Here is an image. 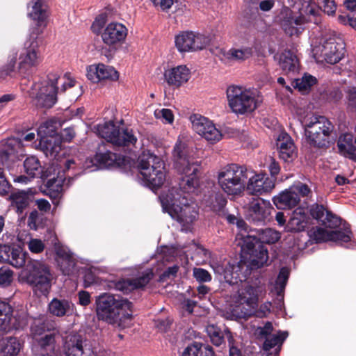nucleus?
<instances>
[{
    "label": "nucleus",
    "mask_w": 356,
    "mask_h": 356,
    "mask_svg": "<svg viewBox=\"0 0 356 356\" xmlns=\"http://www.w3.org/2000/svg\"><path fill=\"white\" fill-rule=\"evenodd\" d=\"M41 33L39 29L32 31L29 38L25 42L24 47L17 58V52L14 49H6L3 52V65L0 67V79L13 77L15 72L22 75L29 74L33 68L40 63L38 35Z\"/></svg>",
    "instance_id": "obj_1"
},
{
    "label": "nucleus",
    "mask_w": 356,
    "mask_h": 356,
    "mask_svg": "<svg viewBox=\"0 0 356 356\" xmlns=\"http://www.w3.org/2000/svg\"><path fill=\"white\" fill-rule=\"evenodd\" d=\"M163 209L182 227L189 230L199 216L197 204L175 187L163 191L159 196Z\"/></svg>",
    "instance_id": "obj_2"
},
{
    "label": "nucleus",
    "mask_w": 356,
    "mask_h": 356,
    "mask_svg": "<svg viewBox=\"0 0 356 356\" xmlns=\"http://www.w3.org/2000/svg\"><path fill=\"white\" fill-rule=\"evenodd\" d=\"M186 152V144L178 141L174 147L172 157L175 169L184 175L179 180V187L176 188L181 194L191 198L190 193L194 192L200 185L202 166L200 162L187 156Z\"/></svg>",
    "instance_id": "obj_3"
},
{
    "label": "nucleus",
    "mask_w": 356,
    "mask_h": 356,
    "mask_svg": "<svg viewBox=\"0 0 356 356\" xmlns=\"http://www.w3.org/2000/svg\"><path fill=\"white\" fill-rule=\"evenodd\" d=\"M257 236L248 233H241L238 236L241 242L242 251L249 255L252 268H259L267 264L268 260V250L264 243H275L281 237L279 232L271 229H260L257 231Z\"/></svg>",
    "instance_id": "obj_4"
},
{
    "label": "nucleus",
    "mask_w": 356,
    "mask_h": 356,
    "mask_svg": "<svg viewBox=\"0 0 356 356\" xmlns=\"http://www.w3.org/2000/svg\"><path fill=\"white\" fill-rule=\"evenodd\" d=\"M96 312L99 320L121 327L132 318L133 304L119 295L104 293L96 298Z\"/></svg>",
    "instance_id": "obj_5"
},
{
    "label": "nucleus",
    "mask_w": 356,
    "mask_h": 356,
    "mask_svg": "<svg viewBox=\"0 0 356 356\" xmlns=\"http://www.w3.org/2000/svg\"><path fill=\"white\" fill-rule=\"evenodd\" d=\"M316 14L315 8L311 4L310 0H304L302 8H299L298 15L286 7L277 15L275 22L286 35H298L303 29L302 26L307 22H313L316 24L321 23V18Z\"/></svg>",
    "instance_id": "obj_6"
},
{
    "label": "nucleus",
    "mask_w": 356,
    "mask_h": 356,
    "mask_svg": "<svg viewBox=\"0 0 356 356\" xmlns=\"http://www.w3.org/2000/svg\"><path fill=\"white\" fill-rule=\"evenodd\" d=\"M304 126L307 143L311 146L319 149L330 147L334 127L327 118L312 116Z\"/></svg>",
    "instance_id": "obj_7"
},
{
    "label": "nucleus",
    "mask_w": 356,
    "mask_h": 356,
    "mask_svg": "<svg viewBox=\"0 0 356 356\" xmlns=\"http://www.w3.org/2000/svg\"><path fill=\"white\" fill-rule=\"evenodd\" d=\"M53 278L49 266L38 260H29L21 271L19 279L42 294L49 292Z\"/></svg>",
    "instance_id": "obj_8"
},
{
    "label": "nucleus",
    "mask_w": 356,
    "mask_h": 356,
    "mask_svg": "<svg viewBox=\"0 0 356 356\" xmlns=\"http://www.w3.org/2000/svg\"><path fill=\"white\" fill-rule=\"evenodd\" d=\"M137 168L144 181L152 188H158L164 183V163L160 157L149 152H143L138 158Z\"/></svg>",
    "instance_id": "obj_9"
},
{
    "label": "nucleus",
    "mask_w": 356,
    "mask_h": 356,
    "mask_svg": "<svg viewBox=\"0 0 356 356\" xmlns=\"http://www.w3.org/2000/svg\"><path fill=\"white\" fill-rule=\"evenodd\" d=\"M248 177L245 166L232 163L218 172V181L222 190L227 195H240L245 190Z\"/></svg>",
    "instance_id": "obj_10"
},
{
    "label": "nucleus",
    "mask_w": 356,
    "mask_h": 356,
    "mask_svg": "<svg viewBox=\"0 0 356 356\" xmlns=\"http://www.w3.org/2000/svg\"><path fill=\"white\" fill-rule=\"evenodd\" d=\"M235 306L232 309V316L236 318H247L254 313L257 306V289L246 283L242 284L234 296Z\"/></svg>",
    "instance_id": "obj_11"
},
{
    "label": "nucleus",
    "mask_w": 356,
    "mask_h": 356,
    "mask_svg": "<svg viewBox=\"0 0 356 356\" xmlns=\"http://www.w3.org/2000/svg\"><path fill=\"white\" fill-rule=\"evenodd\" d=\"M95 129L99 136L116 147H129L137 141L132 130L120 128L112 122L98 124Z\"/></svg>",
    "instance_id": "obj_12"
},
{
    "label": "nucleus",
    "mask_w": 356,
    "mask_h": 356,
    "mask_svg": "<svg viewBox=\"0 0 356 356\" xmlns=\"http://www.w3.org/2000/svg\"><path fill=\"white\" fill-rule=\"evenodd\" d=\"M345 44L341 38L329 35L323 38V42L313 49L314 56L327 63L335 64L343 57Z\"/></svg>",
    "instance_id": "obj_13"
},
{
    "label": "nucleus",
    "mask_w": 356,
    "mask_h": 356,
    "mask_svg": "<svg viewBox=\"0 0 356 356\" xmlns=\"http://www.w3.org/2000/svg\"><path fill=\"white\" fill-rule=\"evenodd\" d=\"M229 106L238 114L251 113L257 107L258 101L252 92L241 87L231 86L227 90Z\"/></svg>",
    "instance_id": "obj_14"
},
{
    "label": "nucleus",
    "mask_w": 356,
    "mask_h": 356,
    "mask_svg": "<svg viewBox=\"0 0 356 356\" xmlns=\"http://www.w3.org/2000/svg\"><path fill=\"white\" fill-rule=\"evenodd\" d=\"M209 36L192 31H184L175 37V45L180 52L196 51L210 44Z\"/></svg>",
    "instance_id": "obj_15"
},
{
    "label": "nucleus",
    "mask_w": 356,
    "mask_h": 356,
    "mask_svg": "<svg viewBox=\"0 0 356 356\" xmlns=\"http://www.w3.org/2000/svg\"><path fill=\"white\" fill-rule=\"evenodd\" d=\"M60 76L56 73H49L47 81L40 88L34 102L35 105L39 108H50L57 101V81Z\"/></svg>",
    "instance_id": "obj_16"
},
{
    "label": "nucleus",
    "mask_w": 356,
    "mask_h": 356,
    "mask_svg": "<svg viewBox=\"0 0 356 356\" xmlns=\"http://www.w3.org/2000/svg\"><path fill=\"white\" fill-rule=\"evenodd\" d=\"M26 325L24 318L13 316V308L8 302L0 300V335H4L13 330L22 329Z\"/></svg>",
    "instance_id": "obj_17"
},
{
    "label": "nucleus",
    "mask_w": 356,
    "mask_h": 356,
    "mask_svg": "<svg viewBox=\"0 0 356 356\" xmlns=\"http://www.w3.org/2000/svg\"><path fill=\"white\" fill-rule=\"evenodd\" d=\"M24 155L22 140L10 138L0 143V162L3 166L8 168L9 162Z\"/></svg>",
    "instance_id": "obj_18"
},
{
    "label": "nucleus",
    "mask_w": 356,
    "mask_h": 356,
    "mask_svg": "<svg viewBox=\"0 0 356 356\" xmlns=\"http://www.w3.org/2000/svg\"><path fill=\"white\" fill-rule=\"evenodd\" d=\"M243 262H238L236 264L227 263L225 266L217 264L213 267L214 272L220 276V280H224L230 285L242 282L245 276H241L242 269L245 266Z\"/></svg>",
    "instance_id": "obj_19"
},
{
    "label": "nucleus",
    "mask_w": 356,
    "mask_h": 356,
    "mask_svg": "<svg viewBox=\"0 0 356 356\" xmlns=\"http://www.w3.org/2000/svg\"><path fill=\"white\" fill-rule=\"evenodd\" d=\"M271 209L261 198H253L246 210L248 220L255 224L265 223L268 220Z\"/></svg>",
    "instance_id": "obj_20"
},
{
    "label": "nucleus",
    "mask_w": 356,
    "mask_h": 356,
    "mask_svg": "<svg viewBox=\"0 0 356 356\" xmlns=\"http://www.w3.org/2000/svg\"><path fill=\"white\" fill-rule=\"evenodd\" d=\"M65 348L66 356H90L91 354L86 341L78 334H70L66 337Z\"/></svg>",
    "instance_id": "obj_21"
},
{
    "label": "nucleus",
    "mask_w": 356,
    "mask_h": 356,
    "mask_svg": "<svg viewBox=\"0 0 356 356\" xmlns=\"http://www.w3.org/2000/svg\"><path fill=\"white\" fill-rule=\"evenodd\" d=\"M87 77L92 82L98 83L103 80L116 81L119 74L113 67L99 63L88 68Z\"/></svg>",
    "instance_id": "obj_22"
},
{
    "label": "nucleus",
    "mask_w": 356,
    "mask_h": 356,
    "mask_svg": "<svg viewBox=\"0 0 356 356\" xmlns=\"http://www.w3.org/2000/svg\"><path fill=\"white\" fill-rule=\"evenodd\" d=\"M56 260L63 274L65 275H76L79 268L76 265V260L72 254L65 248L59 247L56 248Z\"/></svg>",
    "instance_id": "obj_23"
},
{
    "label": "nucleus",
    "mask_w": 356,
    "mask_h": 356,
    "mask_svg": "<svg viewBox=\"0 0 356 356\" xmlns=\"http://www.w3.org/2000/svg\"><path fill=\"white\" fill-rule=\"evenodd\" d=\"M203 202L207 207H209L218 216L226 215L225 206L227 201L220 191L214 189L209 191L207 193L204 195Z\"/></svg>",
    "instance_id": "obj_24"
},
{
    "label": "nucleus",
    "mask_w": 356,
    "mask_h": 356,
    "mask_svg": "<svg viewBox=\"0 0 356 356\" xmlns=\"http://www.w3.org/2000/svg\"><path fill=\"white\" fill-rule=\"evenodd\" d=\"M106 145L103 143L98 147V150L95 156V160L103 167L121 166L124 164L126 158L123 156L118 155L109 150L105 149Z\"/></svg>",
    "instance_id": "obj_25"
},
{
    "label": "nucleus",
    "mask_w": 356,
    "mask_h": 356,
    "mask_svg": "<svg viewBox=\"0 0 356 356\" xmlns=\"http://www.w3.org/2000/svg\"><path fill=\"white\" fill-rule=\"evenodd\" d=\"M127 35V28L120 23H111L104 29L102 38L104 43L114 44L124 40Z\"/></svg>",
    "instance_id": "obj_26"
},
{
    "label": "nucleus",
    "mask_w": 356,
    "mask_h": 356,
    "mask_svg": "<svg viewBox=\"0 0 356 356\" xmlns=\"http://www.w3.org/2000/svg\"><path fill=\"white\" fill-rule=\"evenodd\" d=\"M34 199V193L31 189L26 191L17 190L10 193L9 200L11 205L16 209L18 213H22L33 202Z\"/></svg>",
    "instance_id": "obj_27"
},
{
    "label": "nucleus",
    "mask_w": 356,
    "mask_h": 356,
    "mask_svg": "<svg viewBox=\"0 0 356 356\" xmlns=\"http://www.w3.org/2000/svg\"><path fill=\"white\" fill-rule=\"evenodd\" d=\"M164 76L168 85L179 88L188 81L190 71L186 66L179 65L165 71Z\"/></svg>",
    "instance_id": "obj_28"
},
{
    "label": "nucleus",
    "mask_w": 356,
    "mask_h": 356,
    "mask_svg": "<svg viewBox=\"0 0 356 356\" xmlns=\"http://www.w3.org/2000/svg\"><path fill=\"white\" fill-rule=\"evenodd\" d=\"M337 147L341 154L356 161V136L351 134H344L339 136Z\"/></svg>",
    "instance_id": "obj_29"
},
{
    "label": "nucleus",
    "mask_w": 356,
    "mask_h": 356,
    "mask_svg": "<svg viewBox=\"0 0 356 356\" xmlns=\"http://www.w3.org/2000/svg\"><path fill=\"white\" fill-rule=\"evenodd\" d=\"M300 199L290 188L280 193L278 195L275 196L273 199L274 204L278 209H291L295 207L299 203Z\"/></svg>",
    "instance_id": "obj_30"
},
{
    "label": "nucleus",
    "mask_w": 356,
    "mask_h": 356,
    "mask_svg": "<svg viewBox=\"0 0 356 356\" xmlns=\"http://www.w3.org/2000/svg\"><path fill=\"white\" fill-rule=\"evenodd\" d=\"M55 332H49L36 339L41 356H60L56 349Z\"/></svg>",
    "instance_id": "obj_31"
},
{
    "label": "nucleus",
    "mask_w": 356,
    "mask_h": 356,
    "mask_svg": "<svg viewBox=\"0 0 356 356\" xmlns=\"http://www.w3.org/2000/svg\"><path fill=\"white\" fill-rule=\"evenodd\" d=\"M207 332L213 345L216 346H220L224 343L225 338H227L229 346H233L234 338L232 332L227 327H225L223 330H221L217 326L211 325L207 326Z\"/></svg>",
    "instance_id": "obj_32"
},
{
    "label": "nucleus",
    "mask_w": 356,
    "mask_h": 356,
    "mask_svg": "<svg viewBox=\"0 0 356 356\" xmlns=\"http://www.w3.org/2000/svg\"><path fill=\"white\" fill-rule=\"evenodd\" d=\"M307 223V215L302 209H298L293 212L285 229L290 232H300L305 230Z\"/></svg>",
    "instance_id": "obj_33"
},
{
    "label": "nucleus",
    "mask_w": 356,
    "mask_h": 356,
    "mask_svg": "<svg viewBox=\"0 0 356 356\" xmlns=\"http://www.w3.org/2000/svg\"><path fill=\"white\" fill-rule=\"evenodd\" d=\"M61 136L40 138L39 146L47 156H56L61 150Z\"/></svg>",
    "instance_id": "obj_34"
},
{
    "label": "nucleus",
    "mask_w": 356,
    "mask_h": 356,
    "mask_svg": "<svg viewBox=\"0 0 356 356\" xmlns=\"http://www.w3.org/2000/svg\"><path fill=\"white\" fill-rule=\"evenodd\" d=\"M31 4L32 10L29 13V15L33 20L37 21L36 27L33 28V31H35V29L38 28L42 33V29L41 26H46V24L44 23L47 17L46 6L43 4L42 0H33L31 1Z\"/></svg>",
    "instance_id": "obj_35"
},
{
    "label": "nucleus",
    "mask_w": 356,
    "mask_h": 356,
    "mask_svg": "<svg viewBox=\"0 0 356 356\" xmlns=\"http://www.w3.org/2000/svg\"><path fill=\"white\" fill-rule=\"evenodd\" d=\"M49 313L58 317L70 315L73 312V304L67 300L54 298L49 304Z\"/></svg>",
    "instance_id": "obj_36"
},
{
    "label": "nucleus",
    "mask_w": 356,
    "mask_h": 356,
    "mask_svg": "<svg viewBox=\"0 0 356 356\" xmlns=\"http://www.w3.org/2000/svg\"><path fill=\"white\" fill-rule=\"evenodd\" d=\"M280 157L284 161L292 159L295 154V146L288 135L280 136L277 142Z\"/></svg>",
    "instance_id": "obj_37"
},
{
    "label": "nucleus",
    "mask_w": 356,
    "mask_h": 356,
    "mask_svg": "<svg viewBox=\"0 0 356 356\" xmlns=\"http://www.w3.org/2000/svg\"><path fill=\"white\" fill-rule=\"evenodd\" d=\"M54 331V325L45 317L35 318L31 325V334L35 339L44 335L46 332Z\"/></svg>",
    "instance_id": "obj_38"
},
{
    "label": "nucleus",
    "mask_w": 356,
    "mask_h": 356,
    "mask_svg": "<svg viewBox=\"0 0 356 356\" xmlns=\"http://www.w3.org/2000/svg\"><path fill=\"white\" fill-rule=\"evenodd\" d=\"M279 65L286 73L294 72L298 70V60L291 51H284L279 58Z\"/></svg>",
    "instance_id": "obj_39"
},
{
    "label": "nucleus",
    "mask_w": 356,
    "mask_h": 356,
    "mask_svg": "<svg viewBox=\"0 0 356 356\" xmlns=\"http://www.w3.org/2000/svg\"><path fill=\"white\" fill-rule=\"evenodd\" d=\"M22 348V343L17 337H9L2 339L0 341V350L5 355H17Z\"/></svg>",
    "instance_id": "obj_40"
},
{
    "label": "nucleus",
    "mask_w": 356,
    "mask_h": 356,
    "mask_svg": "<svg viewBox=\"0 0 356 356\" xmlns=\"http://www.w3.org/2000/svg\"><path fill=\"white\" fill-rule=\"evenodd\" d=\"M65 181L64 174L61 175L60 172H58L56 177L51 178L47 181L45 186L49 191L51 198L56 200L61 196Z\"/></svg>",
    "instance_id": "obj_41"
},
{
    "label": "nucleus",
    "mask_w": 356,
    "mask_h": 356,
    "mask_svg": "<svg viewBox=\"0 0 356 356\" xmlns=\"http://www.w3.org/2000/svg\"><path fill=\"white\" fill-rule=\"evenodd\" d=\"M181 356H215V355L210 346L195 343L187 346Z\"/></svg>",
    "instance_id": "obj_42"
},
{
    "label": "nucleus",
    "mask_w": 356,
    "mask_h": 356,
    "mask_svg": "<svg viewBox=\"0 0 356 356\" xmlns=\"http://www.w3.org/2000/svg\"><path fill=\"white\" fill-rule=\"evenodd\" d=\"M60 123L56 119H50L42 124L38 127V136L40 138H46L54 136H60L57 131L60 127Z\"/></svg>",
    "instance_id": "obj_43"
},
{
    "label": "nucleus",
    "mask_w": 356,
    "mask_h": 356,
    "mask_svg": "<svg viewBox=\"0 0 356 356\" xmlns=\"http://www.w3.org/2000/svg\"><path fill=\"white\" fill-rule=\"evenodd\" d=\"M193 129L196 133L202 137L205 135L206 131H208L211 127H213L214 124L210 122L207 118L193 115L191 117Z\"/></svg>",
    "instance_id": "obj_44"
},
{
    "label": "nucleus",
    "mask_w": 356,
    "mask_h": 356,
    "mask_svg": "<svg viewBox=\"0 0 356 356\" xmlns=\"http://www.w3.org/2000/svg\"><path fill=\"white\" fill-rule=\"evenodd\" d=\"M264 175H256L249 179L247 191L252 195H259L264 193Z\"/></svg>",
    "instance_id": "obj_45"
},
{
    "label": "nucleus",
    "mask_w": 356,
    "mask_h": 356,
    "mask_svg": "<svg viewBox=\"0 0 356 356\" xmlns=\"http://www.w3.org/2000/svg\"><path fill=\"white\" fill-rule=\"evenodd\" d=\"M316 83V79L314 76L310 74H305L302 79H296V84L293 86L294 88H298L302 93L305 94L309 91L311 87Z\"/></svg>",
    "instance_id": "obj_46"
},
{
    "label": "nucleus",
    "mask_w": 356,
    "mask_h": 356,
    "mask_svg": "<svg viewBox=\"0 0 356 356\" xmlns=\"http://www.w3.org/2000/svg\"><path fill=\"white\" fill-rule=\"evenodd\" d=\"M252 54V51L250 48H245L243 49H231L227 54L226 56L228 59L234 60H244L249 58Z\"/></svg>",
    "instance_id": "obj_47"
},
{
    "label": "nucleus",
    "mask_w": 356,
    "mask_h": 356,
    "mask_svg": "<svg viewBox=\"0 0 356 356\" xmlns=\"http://www.w3.org/2000/svg\"><path fill=\"white\" fill-rule=\"evenodd\" d=\"M24 167L27 175L34 177L39 172L40 164L38 159L34 156L26 158L24 162Z\"/></svg>",
    "instance_id": "obj_48"
},
{
    "label": "nucleus",
    "mask_w": 356,
    "mask_h": 356,
    "mask_svg": "<svg viewBox=\"0 0 356 356\" xmlns=\"http://www.w3.org/2000/svg\"><path fill=\"white\" fill-rule=\"evenodd\" d=\"M154 273L152 270L147 269L142 273L138 277L131 279L133 284L136 286V289L143 288L146 286L149 281L153 278Z\"/></svg>",
    "instance_id": "obj_49"
},
{
    "label": "nucleus",
    "mask_w": 356,
    "mask_h": 356,
    "mask_svg": "<svg viewBox=\"0 0 356 356\" xmlns=\"http://www.w3.org/2000/svg\"><path fill=\"white\" fill-rule=\"evenodd\" d=\"M8 263L10 264L15 268H21L26 266V260L24 254L19 252L18 250L13 249L10 261Z\"/></svg>",
    "instance_id": "obj_50"
},
{
    "label": "nucleus",
    "mask_w": 356,
    "mask_h": 356,
    "mask_svg": "<svg viewBox=\"0 0 356 356\" xmlns=\"http://www.w3.org/2000/svg\"><path fill=\"white\" fill-rule=\"evenodd\" d=\"M321 222L325 227L334 229L341 225V218L332 212L326 211L325 216L323 219H321Z\"/></svg>",
    "instance_id": "obj_51"
},
{
    "label": "nucleus",
    "mask_w": 356,
    "mask_h": 356,
    "mask_svg": "<svg viewBox=\"0 0 356 356\" xmlns=\"http://www.w3.org/2000/svg\"><path fill=\"white\" fill-rule=\"evenodd\" d=\"M114 288L123 293H128L136 289L131 279L122 280L114 283Z\"/></svg>",
    "instance_id": "obj_52"
},
{
    "label": "nucleus",
    "mask_w": 356,
    "mask_h": 356,
    "mask_svg": "<svg viewBox=\"0 0 356 356\" xmlns=\"http://www.w3.org/2000/svg\"><path fill=\"white\" fill-rule=\"evenodd\" d=\"M330 231H327L321 227H317L312 232L310 236L312 237L316 243H321L325 241H330Z\"/></svg>",
    "instance_id": "obj_53"
},
{
    "label": "nucleus",
    "mask_w": 356,
    "mask_h": 356,
    "mask_svg": "<svg viewBox=\"0 0 356 356\" xmlns=\"http://www.w3.org/2000/svg\"><path fill=\"white\" fill-rule=\"evenodd\" d=\"M13 280V271L7 267L0 268V285L7 286Z\"/></svg>",
    "instance_id": "obj_54"
},
{
    "label": "nucleus",
    "mask_w": 356,
    "mask_h": 356,
    "mask_svg": "<svg viewBox=\"0 0 356 356\" xmlns=\"http://www.w3.org/2000/svg\"><path fill=\"white\" fill-rule=\"evenodd\" d=\"M273 330V324L271 322L268 321L263 327H258L254 331V335L257 339H266L269 337Z\"/></svg>",
    "instance_id": "obj_55"
},
{
    "label": "nucleus",
    "mask_w": 356,
    "mask_h": 356,
    "mask_svg": "<svg viewBox=\"0 0 356 356\" xmlns=\"http://www.w3.org/2000/svg\"><path fill=\"white\" fill-rule=\"evenodd\" d=\"M289 270L286 268H281L280 273L276 280V285L279 289L278 293H282L285 288L288 278H289Z\"/></svg>",
    "instance_id": "obj_56"
},
{
    "label": "nucleus",
    "mask_w": 356,
    "mask_h": 356,
    "mask_svg": "<svg viewBox=\"0 0 356 356\" xmlns=\"http://www.w3.org/2000/svg\"><path fill=\"white\" fill-rule=\"evenodd\" d=\"M179 269V266L177 265L167 268L159 276V282H164L175 278L177 276Z\"/></svg>",
    "instance_id": "obj_57"
},
{
    "label": "nucleus",
    "mask_w": 356,
    "mask_h": 356,
    "mask_svg": "<svg viewBox=\"0 0 356 356\" xmlns=\"http://www.w3.org/2000/svg\"><path fill=\"white\" fill-rule=\"evenodd\" d=\"M28 248L32 253L39 254L44 251L45 248L44 243L38 238H31L27 243Z\"/></svg>",
    "instance_id": "obj_58"
},
{
    "label": "nucleus",
    "mask_w": 356,
    "mask_h": 356,
    "mask_svg": "<svg viewBox=\"0 0 356 356\" xmlns=\"http://www.w3.org/2000/svg\"><path fill=\"white\" fill-rule=\"evenodd\" d=\"M350 234L351 232L349 230H346V232L340 230L330 231V241L348 242L350 241Z\"/></svg>",
    "instance_id": "obj_59"
},
{
    "label": "nucleus",
    "mask_w": 356,
    "mask_h": 356,
    "mask_svg": "<svg viewBox=\"0 0 356 356\" xmlns=\"http://www.w3.org/2000/svg\"><path fill=\"white\" fill-rule=\"evenodd\" d=\"M346 99L348 107L351 110L356 109V87L349 86L346 90Z\"/></svg>",
    "instance_id": "obj_60"
},
{
    "label": "nucleus",
    "mask_w": 356,
    "mask_h": 356,
    "mask_svg": "<svg viewBox=\"0 0 356 356\" xmlns=\"http://www.w3.org/2000/svg\"><path fill=\"white\" fill-rule=\"evenodd\" d=\"M154 115L157 119H163L169 124H172L174 121V115L170 109H156L154 111Z\"/></svg>",
    "instance_id": "obj_61"
},
{
    "label": "nucleus",
    "mask_w": 356,
    "mask_h": 356,
    "mask_svg": "<svg viewBox=\"0 0 356 356\" xmlns=\"http://www.w3.org/2000/svg\"><path fill=\"white\" fill-rule=\"evenodd\" d=\"M193 273L194 277L200 282H207L211 280V275L210 273L203 268H194Z\"/></svg>",
    "instance_id": "obj_62"
},
{
    "label": "nucleus",
    "mask_w": 356,
    "mask_h": 356,
    "mask_svg": "<svg viewBox=\"0 0 356 356\" xmlns=\"http://www.w3.org/2000/svg\"><path fill=\"white\" fill-rule=\"evenodd\" d=\"M339 21L343 24H348L356 30V12H350L346 15H339Z\"/></svg>",
    "instance_id": "obj_63"
},
{
    "label": "nucleus",
    "mask_w": 356,
    "mask_h": 356,
    "mask_svg": "<svg viewBox=\"0 0 356 356\" xmlns=\"http://www.w3.org/2000/svg\"><path fill=\"white\" fill-rule=\"evenodd\" d=\"M207 141L214 143L219 141L222 138L220 131L214 126L211 127L208 131H206L205 135L203 136Z\"/></svg>",
    "instance_id": "obj_64"
}]
</instances>
